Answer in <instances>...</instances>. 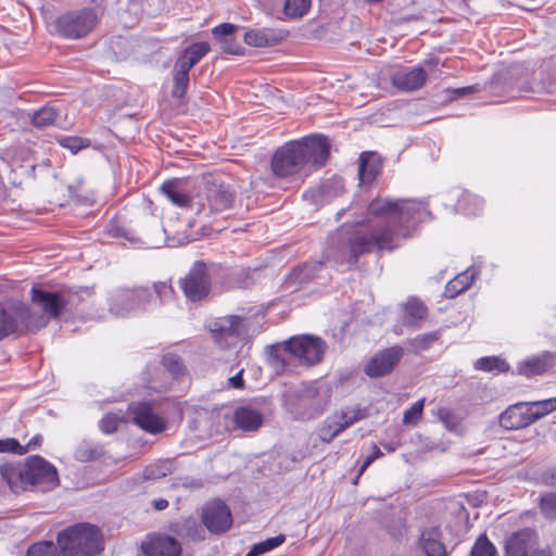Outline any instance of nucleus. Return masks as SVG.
<instances>
[{
	"label": "nucleus",
	"mask_w": 556,
	"mask_h": 556,
	"mask_svg": "<svg viewBox=\"0 0 556 556\" xmlns=\"http://www.w3.org/2000/svg\"><path fill=\"white\" fill-rule=\"evenodd\" d=\"M381 164L376 161L375 155L369 152H364L359 157L358 176L362 182H369L380 172Z\"/></svg>",
	"instance_id": "obj_30"
},
{
	"label": "nucleus",
	"mask_w": 556,
	"mask_h": 556,
	"mask_svg": "<svg viewBox=\"0 0 556 556\" xmlns=\"http://www.w3.org/2000/svg\"><path fill=\"white\" fill-rule=\"evenodd\" d=\"M483 201L467 191H464L457 202V207L466 215H476L482 210Z\"/></svg>",
	"instance_id": "obj_33"
},
{
	"label": "nucleus",
	"mask_w": 556,
	"mask_h": 556,
	"mask_svg": "<svg viewBox=\"0 0 556 556\" xmlns=\"http://www.w3.org/2000/svg\"><path fill=\"white\" fill-rule=\"evenodd\" d=\"M382 456H383V453L380 451V448L376 444H372V453H371V455H369V457H374V460H375Z\"/></svg>",
	"instance_id": "obj_58"
},
{
	"label": "nucleus",
	"mask_w": 556,
	"mask_h": 556,
	"mask_svg": "<svg viewBox=\"0 0 556 556\" xmlns=\"http://www.w3.org/2000/svg\"><path fill=\"white\" fill-rule=\"evenodd\" d=\"M238 27L230 23H223L215 26L212 30L215 39L219 42L223 51L231 54H238L239 48L232 46V34Z\"/></svg>",
	"instance_id": "obj_29"
},
{
	"label": "nucleus",
	"mask_w": 556,
	"mask_h": 556,
	"mask_svg": "<svg viewBox=\"0 0 556 556\" xmlns=\"http://www.w3.org/2000/svg\"><path fill=\"white\" fill-rule=\"evenodd\" d=\"M330 155V142L323 135H311L289 141L271 159V170L278 177L295 175L306 167H323Z\"/></svg>",
	"instance_id": "obj_2"
},
{
	"label": "nucleus",
	"mask_w": 556,
	"mask_h": 556,
	"mask_svg": "<svg viewBox=\"0 0 556 556\" xmlns=\"http://www.w3.org/2000/svg\"><path fill=\"white\" fill-rule=\"evenodd\" d=\"M228 381L231 388L241 389L243 387L242 370L230 377Z\"/></svg>",
	"instance_id": "obj_53"
},
{
	"label": "nucleus",
	"mask_w": 556,
	"mask_h": 556,
	"mask_svg": "<svg viewBox=\"0 0 556 556\" xmlns=\"http://www.w3.org/2000/svg\"><path fill=\"white\" fill-rule=\"evenodd\" d=\"M554 365V355L549 352H543L540 355L532 356L518 365V374L532 377L545 372Z\"/></svg>",
	"instance_id": "obj_25"
},
{
	"label": "nucleus",
	"mask_w": 556,
	"mask_h": 556,
	"mask_svg": "<svg viewBox=\"0 0 556 556\" xmlns=\"http://www.w3.org/2000/svg\"><path fill=\"white\" fill-rule=\"evenodd\" d=\"M392 85L402 91H415L420 89L426 80L427 73L420 66L417 67H399L391 74Z\"/></svg>",
	"instance_id": "obj_16"
},
{
	"label": "nucleus",
	"mask_w": 556,
	"mask_h": 556,
	"mask_svg": "<svg viewBox=\"0 0 556 556\" xmlns=\"http://www.w3.org/2000/svg\"><path fill=\"white\" fill-rule=\"evenodd\" d=\"M425 400L421 399L415 402L403 414V422L405 425H416L422 417Z\"/></svg>",
	"instance_id": "obj_44"
},
{
	"label": "nucleus",
	"mask_w": 556,
	"mask_h": 556,
	"mask_svg": "<svg viewBox=\"0 0 556 556\" xmlns=\"http://www.w3.org/2000/svg\"><path fill=\"white\" fill-rule=\"evenodd\" d=\"M210 51V45L204 41L194 42L182 51V55L194 66Z\"/></svg>",
	"instance_id": "obj_38"
},
{
	"label": "nucleus",
	"mask_w": 556,
	"mask_h": 556,
	"mask_svg": "<svg viewBox=\"0 0 556 556\" xmlns=\"http://www.w3.org/2000/svg\"><path fill=\"white\" fill-rule=\"evenodd\" d=\"M372 462H374V457H369V456L366 457V459L364 460V463L362 464V466L358 469V473H357V477H356L354 483H357L358 478L365 472V470L371 465Z\"/></svg>",
	"instance_id": "obj_56"
},
{
	"label": "nucleus",
	"mask_w": 556,
	"mask_h": 556,
	"mask_svg": "<svg viewBox=\"0 0 556 556\" xmlns=\"http://www.w3.org/2000/svg\"><path fill=\"white\" fill-rule=\"evenodd\" d=\"M475 368L488 372H504L509 369V366L498 356H484L476 361Z\"/></svg>",
	"instance_id": "obj_32"
},
{
	"label": "nucleus",
	"mask_w": 556,
	"mask_h": 556,
	"mask_svg": "<svg viewBox=\"0 0 556 556\" xmlns=\"http://www.w3.org/2000/svg\"><path fill=\"white\" fill-rule=\"evenodd\" d=\"M31 301L42 311V315L33 320L31 315L28 314L29 308L22 306L18 309V316L26 321L28 328L35 329L45 327L51 318H59L67 305V300L63 293L36 288L31 289Z\"/></svg>",
	"instance_id": "obj_6"
},
{
	"label": "nucleus",
	"mask_w": 556,
	"mask_h": 556,
	"mask_svg": "<svg viewBox=\"0 0 556 556\" xmlns=\"http://www.w3.org/2000/svg\"><path fill=\"white\" fill-rule=\"evenodd\" d=\"M173 80L172 96L174 98H182L189 85V75L173 74Z\"/></svg>",
	"instance_id": "obj_47"
},
{
	"label": "nucleus",
	"mask_w": 556,
	"mask_h": 556,
	"mask_svg": "<svg viewBox=\"0 0 556 556\" xmlns=\"http://www.w3.org/2000/svg\"><path fill=\"white\" fill-rule=\"evenodd\" d=\"M427 203L414 199L376 198L366 207L352 203L337 213L351 216L329 237L326 256L337 265L352 266L371 251H392L410 237L415 224L430 218Z\"/></svg>",
	"instance_id": "obj_1"
},
{
	"label": "nucleus",
	"mask_w": 556,
	"mask_h": 556,
	"mask_svg": "<svg viewBox=\"0 0 556 556\" xmlns=\"http://www.w3.org/2000/svg\"><path fill=\"white\" fill-rule=\"evenodd\" d=\"M58 142L61 147L68 149L74 154L90 146L89 139L76 136H62L58 138Z\"/></svg>",
	"instance_id": "obj_39"
},
{
	"label": "nucleus",
	"mask_w": 556,
	"mask_h": 556,
	"mask_svg": "<svg viewBox=\"0 0 556 556\" xmlns=\"http://www.w3.org/2000/svg\"><path fill=\"white\" fill-rule=\"evenodd\" d=\"M0 453H14L24 455L27 453V447H23L16 439H0Z\"/></svg>",
	"instance_id": "obj_48"
},
{
	"label": "nucleus",
	"mask_w": 556,
	"mask_h": 556,
	"mask_svg": "<svg viewBox=\"0 0 556 556\" xmlns=\"http://www.w3.org/2000/svg\"><path fill=\"white\" fill-rule=\"evenodd\" d=\"M530 416L533 418V422L547 414L556 410V397L536 401L530 403Z\"/></svg>",
	"instance_id": "obj_37"
},
{
	"label": "nucleus",
	"mask_w": 556,
	"mask_h": 556,
	"mask_svg": "<svg viewBox=\"0 0 556 556\" xmlns=\"http://www.w3.org/2000/svg\"><path fill=\"white\" fill-rule=\"evenodd\" d=\"M427 307L419 300L412 298L403 305V324L413 328H419L427 318Z\"/></svg>",
	"instance_id": "obj_27"
},
{
	"label": "nucleus",
	"mask_w": 556,
	"mask_h": 556,
	"mask_svg": "<svg viewBox=\"0 0 556 556\" xmlns=\"http://www.w3.org/2000/svg\"><path fill=\"white\" fill-rule=\"evenodd\" d=\"M533 424L528 403L510 405L500 415V425L506 430H516Z\"/></svg>",
	"instance_id": "obj_18"
},
{
	"label": "nucleus",
	"mask_w": 556,
	"mask_h": 556,
	"mask_svg": "<svg viewBox=\"0 0 556 556\" xmlns=\"http://www.w3.org/2000/svg\"><path fill=\"white\" fill-rule=\"evenodd\" d=\"M540 510L549 520H556V492H549L541 496Z\"/></svg>",
	"instance_id": "obj_43"
},
{
	"label": "nucleus",
	"mask_w": 556,
	"mask_h": 556,
	"mask_svg": "<svg viewBox=\"0 0 556 556\" xmlns=\"http://www.w3.org/2000/svg\"><path fill=\"white\" fill-rule=\"evenodd\" d=\"M496 548L485 534H481L475 542L470 556H494Z\"/></svg>",
	"instance_id": "obj_40"
},
{
	"label": "nucleus",
	"mask_w": 556,
	"mask_h": 556,
	"mask_svg": "<svg viewBox=\"0 0 556 556\" xmlns=\"http://www.w3.org/2000/svg\"><path fill=\"white\" fill-rule=\"evenodd\" d=\"M97 22L98 17L92 9H83L61 15L55 26L63 37L78 39L87 36Z\"/></svg>",
	"instance_id": "obj_8"
},
{
	"label": "nucleus",
	"mask_w": 556,
	"mask_h": 556,
	"mask_svg": "<svg viewBox=\"0 0 556 556\" xmlns=\"http://www.w3.org/2000/svg\"><path fill=\"white\" fill-rule=\"evenodd\" d=\"M441 539L442 532L439 527H430L421 531L419 543L426 556H446Z\"/></svg>",
	"instance_id": "obj_24"
},
{
	"label": "nucleus",
	"mask_w": 556,
	"mask_h": 556,
	"mask_svg": "<svg viewBox=\"0 0 556 556\" xmlns=\"http://www.w3.org/2000/svg\"><path fill=\"white\" fill-rule=\"evenodd\" d=\"M143 475H144V478H147V479H159V478L166 476V473L164 471H161L159 468H154V467H148L144 470Z\"/></svg>",
	"instance_id": "obj_52"
},
{
	"label": "nucleus",
	"mask_w": 556,
	"mask_h": 556,
	"mask_svg": "<svg viewBox=\"0 0 556 556\" xmlns=\"http://www.w3.org/2000/svg\"><path fill=\"white\" fill-rule=\"evenodd\" d=\"M439 339V336L437 332H428L424 334L417 336L413 343L414 345L419 350H427L429 349L432 343H434Z\"/></svg>",
	"instance_id": "obj_49"
},
{
	"label": "nucleus",
	"mask_w": 556,
	"mask_h": 556,
	"mask_svg": "<svg viewBox=\"0 0 556 556\" xmlns=\"http://www.w3.org/2000/svg\"><path fill=\"white\" fill-rule=\"evenodd\" d=\"M403 355L404 350L400 345L383 349L368 361L364 371L370 378L387 376L396 367Z\"/></svg>",
	"instance_id": "obj_14"
},
{
	"label": "nucleus",
	"mask_w": 556,
	"mask_h": 556,
	"mask_svg": "<svg viewBox=\"0 0 556 556\" xmlns=\"http://www.w3.org/2000/svg\"><path fill=\"white\" fill-rule=\"evenodd\" d=\"M152 505L156 510H164L168 507V501L165 498L154 500Z\"/></svg>",
	"instance_id": "obj_57"
},
{
	"label": "nucleus",
	"mask_w": 556,
	"mask_h": 556,
	"mask_svg": "<svg viewBox=\"0 0 556 556\" xmlns=\"http://www.w3.org/2000/svg\"><path fill=\"white\" fill-rule=\"evenodd\" d=\"M0 475L14 493L25 491L28 488L26 462L23 464H2Z\"/></svg>",
	"instance_id": "obj_20"
},
{
	"label": "nucleus",
	"mask_w": 556,
	"mask_h": 556,
	"mask_svg": "<svg viewBox=\"0 0 556 556\" xmlns=\"http://www.w3.org/2000/svg\"><path fill=\"white\" fill-rule=\"evenodd\" d=\"M286 540L283 534H279L274 538H269L265 541L254 544L244 556H260L265 554L278 546H280Z\"/></svg>",
	"instance_id": "obj_36"
},
{
	"label": "nucleus",
	"mask_w": 556,
	"mask_h": 556,
	"mask_svg": "<svg viewBox=\"0 0 556 556\" xmlns=\"http://www.w3.org/2000/svg\"><path fill=\"white\" fill-rule=\"evenodd\" d=\"M142 552L147 556H180L181 544L173 536L166 534H155L141 545Z\"/></svg>",
	"instance_id": "obj_17"
},
{
	"label": "nucleus",
	"mask_w": 556,
	"mask_h": 556,
	"mask_svg": "<svg viewBox=\"0 0 556 556\" xmlns=\"http://www.w3.org/2000/svg\"><path fill=\"white\" fill-rule=\"evenodd\" d=\"M201 519L211 533L219 534L232 526V515L229 507L220 500H212L202 508Z\"/></svg>",
	"instance_id": "obj_13"
},
{
	"label": "nucleus",
	"mask_w": 556,
	"mask_h": 556,
	"mask_svg": "<svg viewBox=\"0 0 556 556\" xmlns=\"http://www.w3.org/2000/svg\"><path fill=\"white\" fill-rule=\"evenodd\" d=\"M477 271L467 269L456 277L451 279L445 286V295L447 298H455L462 292L466 291L473 282Z\"/></svg>",
	"instance_id": "obj_28"
},
{
	"label": "nucleus",
	"mask_w": 556,
	"mask_h": 556,
	"mask_svg": "<svg viewBox=\"0 0 556 556\" xmlns=\"http://www.w3.org/2000/svg\"><path fill=\"white\" fill-rule=\"evenodd\" d=\"M539 536L530 528L513 532L505 541L506 556H533L538 552Z\"/></svg>",
	"instance_id": "obj_15"
},
{
	"label": "nucleus",
	"mask_w": 556,
	"mask_h": 556,
	"mask_svg": "<svg viewBox=\"0 0 556 556\" xmlns=\"http://www.w3.org/2000/svg\"><path fill=\"white\" fill-rule=\"evenodd\" d=\"M118 426V419L116 416L108 414L99 421L100 430L103 433L110 434L116 431Z\"/></svg>",
	"instance_id": "obj_50"
},
{
	"label": "nucleus",
	"mask_w": 556,
	"mask_h": 556,
	"mask_svg": "<svg viewBox=\"0 0 556 556\" xmlns=\"http://www.w3.org/2000/svg\"><path fill=\"white\" fill-rule=\"evenodd\" d=\"M311 8V0H286L283 15L289 20L303 17Z\"/></svg>",
	"instance_id": "obj_34"
},
{
	"label": "nucleus",
	"mask_w": 556,
	"mask_h": 556,
	"mask_svg": "<svg viewBox=\"0 0 556 556\" xmlns=\"http://www.w3.org/2000/svg\"><path fill=\"white\" fill-rule=\"evenodd\" d=\"M437 417L444 425V427L451 431L457 429L460 425V419L445 407L438 408Z\"/></svg>",
	"instance_id": "obj_45"
},
{
	"label": "nucleus",
	"mask_w": 556,
	"mask_h": 556,
	"mask_svg": "<svg viewBox=\"0 0 556 556\" xmlns=\"http://www.w3.org/2000/svg\"><path fill=\"white\" fill-rule=\"evenodd\" d=\"M104 454V450L100 444L91 441L80 442L74 453V456L79 462L96 460Z\"/></svg>",
	"instance_id": "obj_31"
},
{
	"label": "nucleus",
	"mask_w": 556,
	"mask_h": 556,
	"mask_svg": "<svg viewBox=\"0 0 556 556\" xmlns=\"http://www.w3.org/2000/svg\"><path fill=\"white\" fill-rule=\"evenodd\" d=\"M472 90H473V88H472V87H465V88H458V89H456V90H455V92H456L457 94L463 96V94H466V93H468V92H471Z\"/></svg>",
	"instance_id": "obj_59"
},
{
	"label": "nucleus",
	"mask_w": 556,
	"mask_h": 556,
	"mask_svg": "<svg viewBox=\"0 0 556 556\" xmlns=\"http://www.w3.org/2000/svg\"><path fill=\"white\" fill-rule=\"evenodd\" d=\"M41 443H42V437L40 434H36L28 441V443L24 447H27V452H28L29 450L39 447L41 445Z\"/></svg>",
	"instance_id": "obj_54"
},
{
	"label": "nucleus",
	"mask_w": 556,
	"mask_h": 556,
	"mask_svg": "<svg viewBox=\"0 0 556 556\" xmlns=\"http://www.w3.org/2000/svg\"><path fill=\"white\" fill-rule=\"evenodd\" d=\"M388 451H389V452H393V451H394V448H393V447H391V446H388Z\"/></svg>",
	"instance_id": "obj_60"
},
{
	"label": "nucleus",
	"mask_w": 556,
	"mask_h": 556,
	"mask_svg": "<svg viewBox=\"0 0 556 556\" xmlns=\"http://www.w3.org/2000/svg\"><path fill=\"white\" fill-rule=\"evenodd\" d=\"M132 420L139 428L149 433H159L166 428L163 418L153 413L149 403H139L132 408Z\"/></svg>",
	"instance_id": "obj_19"
},
{
	"label": "nucleus",
	"mask_w": 556,
	"mask_h": 556,
	"mask_svg": "<svg viewBox=\"0 0 556 556\" xmlns=\"http://www.w3.org/2000/svg\"><path fill=\"white\" fill-rule=\"evenodd\" d=\"M197 213H218L232 207L235 189L220 178L212 175L203 179V188L197 194Z\"/></svg>",
	"instance_id": "obj_5"
},
{
	"label": "nucleus",
	"mask_w": 556,
	"mask_h": 556,
	"mask_svg": "<svg viewBox=\"0 0 556 556\" xmlns=\"http://www.w3.org/2000/svg\"><path fill=\"white\" fill-rule=\"evenodd\" d=\"M27 556H59V551L53 542L42 541L33 544L27 551Z\"/></svg>",
	"instance_id": "obj_41"
},
{
	"label": "nucleus",
	"mask_w": 556,
	"mask_h": 556,
	"mask_svg": "<svg viewBox=\"0 0 556 556\" xmlns=\"http://www.w3.org/2000/svg\"><path fill=\"white\" fill-rule=\"evenodd\" d=\"M233 422L242 431H256L263 424V416L256 409L241 406L233 413Z\"/></svg>",
	"instance_id": "obj_26"
},
{
	"label": "nucleus",
	"mask_w": 556,
	"mask_h": 556,
	"mask_svg": "<svg viewBox=\"0 0 556 556\" xmlns=\"http://www.w3.org/2000/svg\"><path fill=\"white\" fill-rule=\"evenodd\" d=\"M27 482L38 491L47 492L59 485L56 468L39 455L26 459Z\"/></svg>",
	"instance_id": "obj_10"
},
{
	"label": "nucleus",
	"mask_w": 556,
	"mask_h": 556,
	"mask_svg": "<svg viewBox=\"0 0 556 556\" xmlns=\"http://www.w3.org/2000/svg\"><path fill=\"white\" fill-rule=\"evenodd\" d=\"M208 329L217 344L226 349L236 344L239 339L244 337L248 331V323L238 315H227L211 320Z\"/></svg>",
	"instance_id": "obj_9"
},
{
	"label": "nucleus",
	"mask_w": 556,
	"mask_h": 556,
	"mask_svg": "<svg viewBox=\"0 0 556 556\" xmlns=\"http://www.w3.org/2000/svg\"><path fill=\"white\" fill-rule=\"evenodd\" d=\"M160 190L174 205L197 212L198 198H190L178 180L163 182Z\"/></svg>",
	"instance_id": "obj_22"
},
{
	"label": "nucleus",
	"mask_w": 556,
	"mask_h": 556,
	"mask_svg": "<svg viewBox=\"0 0 556 556\" xmlns=\"http://www.w3.org/2000/svg\"><path fill=\"white\" fill-rule=\"evenodd\" d=\"M175 291L167 282L159 281L150 287L119 289L111 298L110 312L124 317L146 312L170 301Z\"/></svg>",
	"instance_id": "obj_3"
},
{
	"label": "nucleus",
	"mask_w": 556,
	"mask_h": 556,
	"mask_svg": "<svg viewBox=\"0 0 556 556\" xmlns=\"http://www.w3.org/2000/svg\"><path fill=\"white\" fill-rule=\"evenodd\" d=\"M282 348L301 365L314 366L324 359L327 343L313 334H299L286 340Z\"/></svg>",
	"instance_id": "obj_7"
},
{
	"label": "nucleus",
	"mask_w": 556,
	"mask_h": 556,
	"mask_svg": "<svg viewBox=\"0 0 556 556\" xmlns=\"http://www.w3.org/2000/svg\"><path fill=\"white\" fill-rule=\"evenodd\" d=\"M179 287L188 301L198 302L205 299L211 290L206 264L202 261L195 262L188 274L179 279Z\"/></svg>",
	"instance_id": "obj_11"
},
{
	"label": "nucleus",
	"mask_w": 556,
	"mask_h": 556,
	"mask_svg": "<svg viewBox=\"0 0 556 556\" xmlns=\"http://www.w3.org/2000/svg\"><path fill=\"white\" fill-rule=\"evenodd\" d=\"M271 364L275 368L283 370L286 368V361L278 354L273 355Z\"/></svg>",
	"instance_id": "obj_55"
},
{
	"label": "nucleus",
	"mask_w": 556,
	"mask_h": 556,
	"mask_svg": "<svg viewBox=\"0 0 556 556\" xmlns=\"http://www.w3.org/2000/svg\"><path fill=\"white\" fill-rule=\"evenodd\" d=\"M365 417L366 413L361 408H345L334 413L331 417L327 418L321 426L319 438L323 442L329 443L342 431Z\"/></svg>",
	"instance_id": "obj_12"
},
{
	"label": "nucleus",
	"mask_w": 556,
	"mask_h": 556,
	"mask_svg": "<svg viewBox=\"0 0 556 556\" xmlns=\"http://www.w3.org/2000/svg\"><path fill=\"white\" fill-rule=\"evenodd\" d=\"M163 366L173 375L178 378L185 374V366L180 358L175 354H166L163 357Z\"/></svg>",
	"instance_id": "obj_46"
},
{
	"label": "nucleus",
	"mask_w": 556,
	"mask_h": 556,
	"mask_svg": "<svg viewBox=\"0 0 556 556\" xmlns=\"http://www.w3.org/2000/svg\"><path fill=\"white\" fill-rule=\"evenodd\" d=\"M63 556H93L103 549L99 529L89 523H77L58 534Z\"/></svg>",
	"instance_id": "obj_4"
},
{
	"label": "nucleus",
	"mask_w": 556,
	"mask_h": 556,
	"mask_svg": "<svg viewBox=\"0 0 556 556\" xmlns=\"http://www.w3.org/2000/svg\"><path fill=\"white\" fill-rule=\"evenodd\" d=\"M16 329V318L0 306V340L14 333Z\"/></svg>",
	"instance_id": "obj_42"
},
{
	"label": "nucleus",
	"mask_w": 556,
	"mask_h": 556,
	"mask_svg": "<svg viewBox=\"0 0 556 556\" xmlns=\"http://www.w3.org/2000/svg\"><path fill=\"white\" fill-rule=\"evenodd\" d=\"M29 152L24 147H11L1 152V160L7 163L12 172L20 170L22 174H28L35 170L34 164H24L28 161Z\"/></svg>",
	"instance_id": "obj_23"
},
{
	"label": "nucleus",
	"mask_w": 556,
	"mask_h": 556,
	"mask_svg": "<svg viewBox=\"0 0 556 556\" xmlns=\"http://www.w3.org/2000/svg\"><path fill=\"white\" fill-rule=\"evenodd\" d=\"M58 112L50 106H43L34 112L31 123L38 128H43L53 125L58 119Z\"/></svg>",
	"instance_id": "obj_35"
},
{
	"label": "nucleus",
	"mask_w": 556,
	"mask_h": 556,
	"mask_svg": "<svg viewBox=\"0 0 556 556\" xmlns=\"http://www.w3.org/2000/svg\"><path fill=\"white\" fill-rule=\"evenodd\" d=\"M192 67L193 65L182 54H180L175 62L173 74L189 75Z\"/></svg>",
	"instance_id": "obj_51"
},
{
	"label": "nucleus",
	"mask_w": 556,
	"mask_h": 556,
	"mask_svg": "<svg viewBox=\"0 0 556 556\" xmlns=\"http://www.w3.org/2000/svg\"><path fill=\"white\" fill-rule=\"evenodd\" d=\"M285 37L282 30L263 27L252 28L244 33V42L251 47L264 48L275 46L280 42Z\"/></svg>",
	"instance_id": "obj_21"
}]
</instances>
